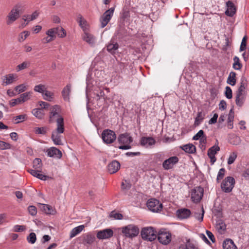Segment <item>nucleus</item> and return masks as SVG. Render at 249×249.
Instances as JSON below:
<instances>
[{
	"mask_svg": "<svg viewBox=\"0 0 249 249\" xmlns=\"http://www.w3.org/2000/svg\"><path fill=\"white\" fill-rule=\"evenodd\" d=\"M107 51L110 53L115 54L119 48V45L117 42L111 39L107 46Z\"/></svg>",
	"mask_w": 249,
	"mask_h": 249,
	"instance_id": "412c9836",
	"label": "nucleus"
},
{
	"mask_svg": "<svg viewBox=\"0 0 249 249\" xmlns=\"http://www.w3.org/2000/svg\"><path fill=\"white\" fill-rule=\"evenodd\" d=\"M225 173V169L224 168H221L217 174L216 181L217 182H219L220 180H221L224 177Z\"/></svg>",
	"mask_w": 249,
	"mask_h": 249,
	"instance_id": "603ef678",
	"label": "nucleus"
},
{
	"mask_svg": "<svg viewBox=\"0 0 249 249\" xmlns=\"http://www.w3.org/2000/svg\"><path fill=\"white\" fill-rule=\"evenodd\" d=\"M41 209L47 214H53L52 208L47 204H42Z\"/></svg>",
	"mask_w": 249,
	"mask_h": 249,
	"instance_id": "a18cd8bd",
	"label": "nucleus"
},
{
	"mask_svg": "<svg viewBox=\"0 0 249 249\" xmlns=\"http://www.w3.org/2000/svg\"><path fill=\"white\" fill-rule=\"evenodd\" d=\"M122 233L127 237L132 238L136 236L139 233L138 227L133 224L128 225L122 228Z\"/></svg>",
	"mask_w": 249,
	"mask_h": 249,
	"instance_id": "7ed1b4c3",
	"label": "nucleus"
},
{
	"mask_svg": "<svg viewBox=\"0 0 249 249\" xmlns=\"http://www.w3.org/2000/svg\"><path fill=\"white\" fill-rule=\"evenodd\" d=\"M22 102L19 97L17 99H12L10 101V105L12 107H14L18 104H20Z\"/></svg>",
	"mask_w": 249,
	"mask_h": 249,
	"instance_id": "e2e57ef3",
	"label": "nucleus"
},
{
	"mask_svg": "<svg viewBox=\"0 0 249 249\" xmlns=\"http://www.w3.org/2000/svg\"><path fill=\"white\" fill-rule=\"evenodd\" d=\"M215 225V226L218 230H221L222 231H223L225 230H226V224L221 219H218L216 220Z\"/></svg>",
	"mask_w": 249,
	"mask_h": 249,
	"instance_id": "4c0bfd02",
	"label": "nucleus"
},
{
	"mask_svg": "<svg viewBox=\"0 0 249 249\" xmlns=\"http://www.w3.org/2000/svg\"><path fill=\"white\" fill-rule=\"evenodd\" d=\"M223 249H237L236 246L231 239H226L223 243Z\"/></svg>",
	"mask_w": 249,
	"mask_h": 249,
	"instance_id": "cd10ccee",
	"label": "nucleus"
},
{
	"mask_svg": "<svg viewBox=\"0 0 249 249\" xmlns=\"http://www.w3.org/2000/svg\"><path fill=\"white\" fill-rule=\"evenodd\" d=\"M43 99L45 100L51 101L53 98V93L47 89L42 94Z\"/></svg>",
	"mask_w": 249,
	"mask_h": 249,
	"instance_id": "e433bc0d",
	"label": "nucleus"
},
{
	"mask_svg": "<svg viewBox=\"0 0 249 249\" xmlns=\"http://www.w3.org/2000/svg\"><path fill=\"white\" fill-rule=\"evenodd\" d=\"M57 30H59V28H51L49 30H48L46 32V34L49 36L53 38V39H55V35L56 34V33L57 32Z\"/></svg>",
	"mask_w": 249,
	"mask_h": 249,
	"instance_id": "a19ab883",
	"label": "nucleus"
},
{
	"mask_svg": "<svg viewBox=\"0 0 249 249\" xmlns=\"http://www.w3.org/2000/svg\"><path fill=\"white\" fill-rule=\"evenodd\" d=\"M47 156L49 157L60 159L62 154L61 151L55 147H51L47 150Z\"/></svg>",
	"mask_w": 249,
	"mask_h": 249,
	"instance_id": "ddd939ff",
	"label": "nucleus"
},
{
	"mask_svg": "<svg viewBox=\"0 0 249 249\" xmlns=\"http://www.w3.org/2000/svg\"><path fill=\"white\" fill-rule=\"evenodd\" d=\"M236 73L233 71H231L227 79V83L231 85L234 86L236 84Z\"/></svg>",
	"mask_w": 249,
	"mask_h": 249,
	"instance_id": "473e14b6",
	"label": "nucleus"
},
{
	"mask_svg": "<svg viewBox=\"0 0 249 249\" xmlns=\"http://www.w3.org/2000/svg\"><path fill=\"white\" fill-rule=\"evenodd\" d=\"M241 139L239 137L235 136L233 138V140L231 142V143L233 145H238L241 143Z\"/></svg>",
	"mask_w": 249,
	"mask_h": 249,
	"instance_id": "774afa93",
	"label": "nucleus"
},
{
	"mask_svg": "<svg viewBox=\"0 0 249 249\" xmlns=\"http://www.w3.org/2000/svg\"><path fill=\"white\" fill-rule=\"evenodd\" d=\"M157 235L159 241L163 245H167L171 241V233L165 229L160 230Z\"/></svg>",
	"mask_w": 249,
	"mask_h": 249,
	"instance_id": "39448f33",
	"label": "nucleus"
},
{
	"mask_svg": "<svg viewBox=\"0 0 249 249\" xmlns=\"http://www.w3.org/2000/svg\"><path fill=\"white\" fill-rule=\"evenodd\" d=\"M225 94L228 99H231L232 98V90L230 87L228 86L226 87Z\"/></svg>",
	"mask_w": 249,
	"mask_h": 249,
	"instance_id": "052dcab7",
	"label": "nucleus"
},
{
	"mask_svg": "<svg viewBox=\"0 0 249 249\" xmlns=\"http://www.w3.org/2000/svg\"><path fill=\"white\" fill-rule=\"evenodd\" d=\"M100 21L101 22V27L104 28L107 25L109 20H107V18L102 15L100 19Z\"/></svg>",
	"mask_w": 249,
	"mask_h": 249,
	"instance_id": "0e129e2a",
	"label": "nucleus"
},
{
	"mask_svg": "<svg viewBox=\"0 0 249 249\" xmlns=\"http://www.w3.org/2000/svg\"><path fill=\"white\" fill-rule=\"evenodd\" d=\"M26 230V227L23 225H17L14 227V231L16 232L23 231Z\"/></svg>",
	"mask_w": 249,
	"mask_h": 249,
	"instance_id": "bf43d9fd",
	"label": "nucleus"
},
{
	"mask_svg": "<svg viewBox=\"0 0 249 249\" xmlns=\"http://www.w3.org/2000/svg\"><path fill=\"white\" fill-rule=\"evenodd\" d=\"M113 235V231L110 229H106L98 231L97 233V238L100 240L107 239L111 237Z\"/></svg>",
	"mask_w": 249,
	"mask_h": 249,
	"instance_id": "9d476101",
	"label": "nucleus"
},
{
	"mask_svg": "<svg viewBox=\"0 0 249 249\" xmlns=\"http://www.w3.org/2000/svg\"><path fill=\"white\" fill-rule=\"evenodd\" d=\"M47 129L45 127H36L35 128V133L37 134L45 135L46 133Z\"/></svg>",
	"mask_w": 249,
	"mask_h": 249,
	"instance_id": "864d4df0",
	"label": "nucleus"
},
{
	"mask_svg": "<svg viewBox=\"0 0 249 249\" xmlns=\"http://www.w3.org/2000/svg\"><path fill=\"white\" fill-rule=\"evenodd\" d=\"M29 35L30 32L27 31H25L20 33L18 36V41L20 42H23L27 38Z\"/></svg>",
	"mask_w": 249,
	"mask_h": 249,
	"instance_id": "c03bdc74",
	"label": "nucleus"
},
{
	"mask_svg": "<svg viewBox=\"0 0 249 249\" xmlns=\"http://www.w3.org/2000/svg\"><path fill=\"white\" fill-rule=\"evenodd\" d=\"M28 212L30 214H31L33 216H34L37 213L36 208L34 206H30L28 207Z\"/></svg>",
	"mask_w": 249,
	"mask_h": 249,
	"instance_id": "69168bd1",
	"label": "nucleus"
},
{
	"mask_svg": "<svg viewBox=\"0 0 249 249\" xmlns=\"http://www.w3.org/2000/svg\"><path fill=\"white\" fill-rule=\"evenodd\" d=\"M148 209L154 213H158L162 209V204L155 198L149 199L146 203Z\"/></svg>",
	"mask_w": 249,
	"mask_h": 249,
	"instance_id": "423d86ee",
	"label": "nucleus"
},
{
	"mask_svg": "<svg viewBox=\"0 0 249 249\" xmlns=\"http://www.w3.org/2000/svg\"><path fill=\"white\" fill-rule=\"evenodd\" d=\"M28 171L34 177H35L42 180H46L48 178V176L41 173V170L29 169L28 170Z\"/></svg>",
	"mask_w": 249,
	"mask_h": 249,
	"instance_id": "4be33fe9",
	"label": "nucleus"
},
{
	"mask_svg": "<svg viewBox=\"0 0 249 249\" xmlns=\"http://www.w3.org/2000/svg\"><path fill=\"white\" fill-rule=\"evenodd\" d=\"M71 92V85L68 84L65 87L62 91V96L65 101H69L70 95Z\"/></svg>",
	"mask_w": 249,
	"mask_h": 249,
	"instance_id": "393cba45",
	"label": "nucleus"
},
{
	"mask_svg": "<svg viewBox=\"0 0 249 249\" xmlns=\"http://www.w3.org/2000/svg\"><path fill=\"white\" fill-rule=\"evenodd\" d=\"M59 30H57V32L56 33V34L58 35V36L60 37H64L66 36V32L64 30V29L61 27H58Z\"/></svg>",
	"mask_w": 249,
	"mask_h": 249,
	"instance_id": "6e6d98bb",
	"label": "nucleus"
},
{
	"mask_svg": "<svg viewBox=\"0 0 249 249\" xmlns=\"http://www.w3.org/2000/svg\"><path fill=\"white\" fill-rule=\"evenodd\" d=\"M84 225H80L73 228L70 232V238H72L80 233L84 229Z\"/></svg>",
	"mask_w": 249,
	"mask_h": 249,
	"instance_id": "c756f323",
	"label": "nucleus"
},
{
	"mask_svg": "<svg viewBox=\"0 0 249 249\" xmlns=\"http://www.w3.org/2000/svg\"><path fill=\"white\" fill-rule=\"evenodd\" d=\"M110 217H113L115 219L121 220L123 218V215L121 213H116L115 211H112L109 214Z\"/></svg>",
	"mask_w": 249,
	"mask_h": 249,
	"instance_id": "3c124183",
	"label": "nucleus"
},
{
	"mask_svg": "<svg viewBox=\"0 0 249 249\" xmlns=\"http://www.w3.org/2000/svg\"><path fill=\"white\" fill-rule=\"evenodd\" d=\"M246 86V83L242 78L240 82V86L239 87L238 90L236 92V95H243L244 96L245 94V89Z\"/></svg>",
	"mask_w": 249,
	"mask_h": 249,
	"instance_id": "c85d7f7f",
	"label": "nucleus"
},
{
	"mask_svg": "<svg viewBox=\"0 0 249 249\" xmlns=\"http://www.w3.org/2000/svg\"><path fill=\"white\" fill-rule=\"evenodd\" d=\"M10 147V144L3 141H0V149H7Z\"/></svg>",
	"mask_w": 249,
	"mask_h": 249,
	"instance_id": "338daca9",
	"label": "nucleus"
},
{
	"mask_svg": "<svg viewBox=\"0 0 249 249\" xmlns=\"http://www.w3.org/2000/svg\"><path fill=\"white\" fill-rule=\"evenodd\" d=\"M181 149L186 153L193 154L196 151V148L193 144H187L181 146Z\"/></svg>",
	"mask_w": 249,
	"mask_h": 249,
	"instance_id": "bb28decb",
	"label": "nucleus"
},
{
	"mask_svg": "<svg viewBox=\"0 0 249 249\" xmlns=\"http://www.w3.org/2000/svg\"><path fill=\"white\" fill-rule=\"evenodd\" d=\"M62 133H59L56 131L53 130L52 132L51 139L55 145H62L63 142L61 140V135Z\"/></svg>",
	"mask_w": 249,
	"mask_h": 249,
	"instance_id": "aec40b11",
	"label": "nucleus"
},
{
	"mask_svg": "<svg viewBox=\"0 0 249 249\" xmlns=\"http://www.w3.org/2000/svg\"><path fill=\"white\" fill-rule=\"evenodd\" d=\"M234 63L232 65L233 68L235 70H240L242 67V64L240 63L239 58L235 56L233 57Z\"/></svg>",
	"mask_w": 249,
	"mask_h": 249,
	"instance_id": "72a5a7b5",
	"label": "nucleus"
},
{
	"mask_svg": "<svg viewBox=\"0 0 249 249\" xmlns=\"http://www.w3.org/2000/svg\"><path fill=\"white\" fill-rule=\"evenodd\" d=\"M117 140L121 144H130L133 142V138L128 133H124L119 135Z\"/></svg>",
	"mask_w": 249,
	"mask_h": 249,
	"instance_id": "f8f14e48",
	"label": "nucleus"
},
{
	"mask_svg": "<svg viewBox=\"0 0 249 249\" xmlns=\"http://www.w3.org/2000/svg\"><path fill=\"white\" fill-rule=\"evenodd\" d=\"M59 107L58 106L55 105L51 108L49 122L50 123L53 122L54 120V115L59 112Z\"/></svg>",
	"mask_w": 249,
	"mask_h": 249,
	"instance_id": "7c9ffc66",
	"label": "nucleus"
},
{
	"mask_svg": "<svg viewBox=\"0 0 249 249\" xmlns=\"http://www.w3.org/2000/svg\"><path fill=\"white\" fill-rule=\"evenodd\" d=\"M237 157V153L236 152H235V151H233L232 152H231L230 156H229V157L228 159V164L229 165H231V164H232L234 161L236 159Z\"/></svg>",
	"mask_w": 249,
	"mask_h": 249,
	"instance_id": "ea45409f",
	"label": "nucleus"
},
{
	"mask_svg": "<svg viewBox=\"0 0 249 249\" xmlns=\"http://www.w3.org/2000/svg\"><path fill=\"white\" fill-rule=\"evenodd\" d=\"M32 92H26L24 93L21 94L20 95L19 98L22 103H24L29 99H30V97L31 96Z\"/></svg>",
	"mask_w": 249,
	"mask_h": 249,
	"instance_id": "79ce46f5",
	"label": "nucleus"
},
{
	"mask_svg": "<svg viewBox=\"0 0 249 249\" xmlns=\"http://www.w3.org/2000/svg\"><path fill=\"white\" fill-rule=\"evenodd\" d=\"M27 240L29 243L34 244L36 240V234L34 232H31L27 237Z\"/></svg>",
	"mask_w": 249,
	"mask_h": 249,
	"instance_id": "49530a36",
	"label": "nucleus"
},
{
	"mask_svg": "<svg viewBox=\"0 0 249 249\" xmlns=\"http://www.w3.org/2000/svg\"><path fill=\"white\" fill-rule=\"evenodd\" d=\"M57 127L54 130L59 133H64V123L63 117H59L56 119Z\"/></svg>",
	"mask_w": 249,
	"mask_h": 249,
	"instance_id": "a878e982",
	"label": "nucleus"
},
{
	"mask_svg": "<svg viewBox=\"0 0 249 249\" xmlns=\"http://www.w3.org/2000/svg\"><path fill=\"white\" fill-rule=\"evenodd\" d=\"M76 21L80 27L82 29L83 32L89 31V25L87 21L81 14L77 15Z\"/></svg>",
	"mask_w": 249,
	"mask_h": 249,
	"instance_id": "a211bd4d",
	"label": "nucleus"
},
{
	"mask_svg": "<svg viewBox=\"0 0 249 249\" xmlns=\"http://www.w3.org/2000/svg\"><path fill=\"white\" fill-rule=\"evenodd\" d=\"M27 118L26 114L20 115L17 116L14 118V120L16 121V124H18L19 123L24 121Z\"/></svg>",
	"mask_w": 249,
	"mask_h": 249,
	"instance_id": "de8ad7c7",
	"label": "nucleus"
},
{
	"mask_svg": "<svg viewBox=\"0 0 249 249\" xmlns=\"http://www.w3.org/2000/svg\"><path fill=\"white\" fill-rule=\"evenodd\" d=\"M179 161V159L177 156H173L165 160L162 163V167L166 170L173 168L174 166Z\"/></svg>",
	"mask_w": 249,
	"mask_h": 249,
	"instance_id": "1a4fd4ad",
	"label": "nucleus"
},
{
	"mask_svg": "<svg viewBox=\"0 0 249 249\" xmlns=\"http://www.w3.org/2000/svg\"><path fill=\"white\" fill-rule=\"evenodd\" d=\"M141 236L143 240L153 241L157 238V231L153 228L149 227L144 228L142 230Z\"/></svg>",
	"mask_w": 249,
	"mask_h": 249,
	"instance_id": "f03ea898",
	"label": "nucleus"
},
{
	"mask_svg": "<svg viewBox=\"0 0 249 249\" xmlns=\"http://www.w3.org/2000/svg\"><path fill=\"white\" fill-rule=\"evenodd\" d=\"M218 141L216 140V143L208 149L207 153L208 156L215 155L220 151V147L218 146Z\"/></svg>",
	"mask_w": 249,
	"mask_h": 249,
	"instance_id": "2f4dec72",
	"label": "nucleus"
},
{
	"mask_svg": "<svg viewBox=\"0 0 249 249\" xmlns=\"http://www.w3.org/2000/svg\"><path fill=\"white\" fill-rule=\"evenodd\" d=\"M101 137L104 143L108 144L112 143L116 139V135L114 131L106 129L103 130Z\"/></svg>",
	"mask_w": 249,
	"mask_h": 249,
	"instance_id": "20e7f679",
	"label": "nucleus"
},
{
	"mask_svg": "<svg viewBox=\"0 0 249 249\" xmlns=\"http://www.w3.org/2000/svg\"><path fill=\"white\" fill-rule=\"evenodd\" d=\"M17 78L16 74L10 73L6 74L2 78V85L7 86L12 84Z\"/></svg>",
	"mask_w": 249,
	"mask_h": 249,
	"instance_id": "2eb2a0df",
	"label": "nucleus"
},
{
	"mask_svg": "<svg viewBox=\"0 0 249 249\" xmlns=\"http://www.w3.org/2000/svg\"><path fill=\"white\" fill-rule=\"evenodd\" d=\"M121 186L122 188L124 190H128L131 188V184L127 180H125L124 181L122 182Z\"/></svg>",
	"mask_w": 249,
	"mask_h": 249,
	"instance_id": "680f3d73",
	"label": "nucleus"
},
{
	"mask_svg": "<svg viewBox=\"0 0 249 249\" xmlns=\"http://www.w3.org/2000/svg\"><path fill=\"white\" fill-rule=\"evenodd\" d=\"M82 39L91 46H93L95 42V37L93 35L89 33V31L84 32Z\"/></svg>",
	"mask_w": 249,
	"mask_h": 249,
	"instance_id": "dca6fc26",
	"label": "nucleus"
},
{
	"mask_svg": "<svg viewBox=\"0 0 249 249\" xmlns=\"http://www.w3.org/2000/svg\"><path fill=\"white\" fill-rule=\"evenodd\" d=\"M120 168V164L116 160H113L107 165L108 171L111 174L116 173Z\"/></svg>",
	"mask_w": 249,
	"mask_h": 249,
	"instance_id": "6ab92c4d",
	"label": "nucleus"
},
{
	"mask_svg": "<svg viewBox=\"0 0 249 249\" xmlns=\"http://www.w3.org/2000/svg\"><path fill=\"white\" fill-rule=\"evenodd\" d=\"M191 199L194 203H198L203 196V188L198 186L194 188L191 191Z\"/></svg>",
	"mask_w": 249,
	"mask_h": 249,
	"instance_id": "6e6552de",
	"label": "nucleus"
},
{
	"mask_svg": "<svg viewBox=\"0 0 249 249\" xmlns=\"http://www.w3.org/2000/svg\"><path fill=\"white\" fill-rule=\"evenodd\" d=\"M185 244L187 249H200L198 243L195 240L186 239Z\"/></svg>",
	"mask_w": 249,
	"mask_h": 249,
	"instance_id": "b1692460",
	"label": "nucleus"
},
{
	"mask_svg": "<svg viewBox=\"0 0 249 249\" xmlns=\"http://www.w3.org/2000/svg\"><path fill=\"white\" fill-rule=\"evenodd\" d=\"M247 36H245L243 37L241 44L240 47V51L242 52L246 50V46H247Z\"/></svg>",
	"mask_w": 249,
	"mask_h": 249,
	"instance_id": "5fc2aeb1",
	"label": "nucleus"
},
{
	"mask_svg": "<svg viewBox=\"0 0 249 249\" xmlns=\"http://www.w3.org/2000/svg\"><path fill=\"white\" fill-rule=\"evenodd\" d=\"M235 180L231 177H228L225 178L221 185V188L225 193H230L234 187Z\"/></svg>",
	"mask_w": 249,
	"mask_h": 249,
	"instance_id": "0eeeda50",
	"label": "nucleus"
},
{
	"mask_svg": "<svg viewBox=\"0 0 249 249\" xmlns=\"http://www.w3.org/2000/svg\"><path fill=\"white\" fill-rule=\"evenodd\" d=\"M140 142L142 146H151L155 144L156 141L152 137H143L142 138Z\"/></svg>",
	"mask_w": 249,
	"mask_h": 249,
	"instance_id": "5701e85b",
	"label": "nucleus"
},
{
	"mask_svg": "<svg viewBox=\"0 0 249 249\" xmlns=\"http://www.w3.org/2000/svg\"><path fill=\"white\" fill-rule=\"evenodd\" d=\"M32 113L36 117L39 119H42L44 115L42 110L38 108L33 109Z\"/></svg>",
	"mask_w": 249,
	"mask_h": 249,
	"instance_id": "f704fd0d",
	"label": "nucleus"
},
{
	"mask_svg": "<svg viewBox=\"0 0 249 249\" xmlns=\"http://www.w3.org/2000/svg\"><path fill=\"white\" fill-rule=\"evenodd\" d=\"M191 214L190 210L186 208L178 209L177 211V215L180 219H187L189 218Z\"/></svg>",
	"mask_w": 249,
	"mask_h": 249,
	"instance_id": "f3484780",
	"label": "nucleus"
},
{
	"mask_svg": "<svg viewBox=\"0 0 249 249\" xmlns=\"http://www.w3.org/2000/svg\"><path fill=\"white\" fill-rule=\"evenodd\" d=\"M33 168L34 169L41 170L42 162L40 159L36 158L33 161Z\"/></svg>",
	"mask_w": 249,
	"mask_h": 249,
	"instance_id": "58836bf2",
	"label": "nucleus"
},
{
	"mask_svg": "<svg viewBox=\"0 0 249 249\" xmlns=\"http://www.w3.org/2000/svg\"><path fill=\"white\" fill-rule=\"evenodd\" d=\"M21 9V5L20 4H16L14 6L6 17V23L7 25H11L19 18Z\"/></svg>",
	"mask_w": 249,
	"mask_h": 249,
	"instance_id": "f257e3e1",
	"label": "nucleus"
},
{
	"mask_svg": "<svg viewBox=\"0 0 249 249\" xmlns=\"http://www.w3.org/2000/svg\"><path fill=\"white\" fill-rule=\"evenodd\" d=\"M47 89V87L45 85L43 84H39L35 86L34 88V90L36 92H37L42 94V95L44 93V92Z\"/></svg>",
	"mask_w": 249,
	"mask_h": 249,
	"instance_id": "c9c22d12",
	"label": "nucleus"
},
{
	"mask_svg": "<svg viewBox=\"0 0 249 249\" xmlns=\"http://www.w3.org/2000/svg\"><path fill=\"white\" fill-rule=\"evenodd\" d=\"M244 102V96L236 95L235 103L239 107H241Z\"/></svg>",
	"mask_w": 249,
	"mask_h": 249,
	"instance_id": "09e8293b",
	"label": "nucleus"
},
{
	"mask_svg": "<svg viewBox=\"0 0 249 249\" xmlns=\"http://www.w3.org/2000/svg\"><path fill=\"white\" fill-rule=\"evenodd\" d=\"M30 65V63L28 61H25L22 63L21 64L18 65L17 66V71H19L22 70H24L28 67H29Z\"/></svg>",
	"mask_w": 249,
	"mask_h": 249,
	"instance_id": "8fccbe9b",
	"label": "nucleus"
},
{
	"mask_svg": "<svg viewBox=\"0 0 249 249\" xmlns=\"http://www.w3.org/2000/svg\"><path fill=\"white\" fill-rule=\"evenodd\" d=\"M81 238L82 239V243L86 246L92 245L96 240L95 235L91 233L83 234Z\"/></svg>",
	"mask_w": 249,
	"mask_h": 249,
	"instance_id": "9b49d317",
	"label": "nucleus"
},
{
	"mask_svg": "<svg viewBox=\"0 0 249 249\" xmlns=\"http://www.w3.org/2000/svg\"><path fill=\"white\" fill-rule=\"evenodd\" d=\"M227 10L225 11V14L229 17H233L236 13V8L234 4L231 1L226 2Z\"/></svg>",
	"mask_w": 249,
	"mask_h": 249,
	"instance_id": "4468645a",
	"label": "nucleus"
},
{
	"mask_svg": "<svg viewBox=\"0 0 249 249\" xmlns=\"http://www.w3.org/2000/svg\"><path fill=\"white\" fill-rule=\"evenodd\" d=\"M26 87L24 84H21L18 86H16L15 88V90L18 91V93H21L26 89Z\"/></svg>",
	"mask_w": 249,
	"mask_h": 249,
	"instance_id": "13d9d810",
	"label": "nucleus"
},
{
	"mask_svg": "<svg viewBox=\"0 0 249 249\" xmlns=\"http://www.w3.org/2000/svg\"><path fill=\"white\" fill-rule=\"evenodd\" d=\"M114 8H110L107 10L103 15V16L107 18V20H110L111 17L114 13Z\"/></svg>",
	"mask_w": 249,
	"mask_h": 249,
	"instance_id": "37998d69",
	"label": "nucleus"
},
{
	"mask_svg": "<svg viewBox=\"0 0 249 249\" xmlns=\"http://www.w3.org/2000/svg\"><path fill=\"white\" fill-rule=\"evenodd\" d=\"M204 131L202 130H200L193 138L194 140H200L201 138L204 136Z\"/></svg>",
	"mask_w": 249,
	"mask_h": 249,
	"instance_id": "4d7b16f0",
	"label": "nucleus"
}]
</instances>
